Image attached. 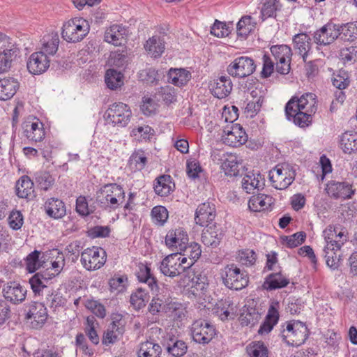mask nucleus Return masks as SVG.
<instances>
[{"mask_svg":"<svg viewBox=\"0 0 357 357\" xmlns=\"http://www.w3.org/2000/svg\"><path fill=\"white\" fill-rule=\"evenodd\" d=\"M157 103L151 97H143L140 108L144 115L151 116L154 114L157 110Z\"/></svg>","mask_w":357,"mask_h":357,"instance_id":"nucleus-64","label":"nucleus"},{"mask_svg":"<svg viewBox=\"0 0 357 357\" xmlns=\"http://www.w3.org/2000/svg\"><path fill=\"white\" fill-rule=\"evenodd\" d=\"M181 263L177 259V253L165 257L159 266L160 272L165 276L174 278L183 273Z\"/></svg>","mask_w":357,"mask_h":357,"instance_id":"nucleus-23","label":"nucleus"},{"mask_svg":"<svg viewBox=\"0 0 357 357\" xmlns=\"http://www.w3.org/2000/svg\"><path fill=\"white\" fill-rule=\"evenodd\" d=\"M341 40L354 41L357 38V21L339 24Z\"/></svg>","mask_w":357,"mask_h":357,"instance_id":"nucleus-45","label":"nucleus"},{"mask_svg":"<svg viewBox=\"0 0 357 357\" xmlns=\"http://www.w3.org/2000/svg\"><path fill=\"white\" fill-rule=\"evenodd\" d=\"M144 49L152 57L159 58L165 50V42L163 38L153 36L146 40Z\"/></svg>","mask_w":357,"mask_h":357,"instance_id":"nucleus-34","label":"nucleus"},{"mask_svg":"<svg viewBox=\"0 0 357 357\" xmlns=\"http://www.w3.org/2000/svg\"><path fill=\"white\" fill-rule=\"evenodd\" d=\"M289 284V280L280 271L268 275L262 287L264 289L271 291L285 287Z\"/></svg>","mask_w":357,"mask_h":357,"instance_id":"nucleus-32","label":"nucleus"},{"mask_svg":"<svg viewBox=\"0 0 357 357\" xmlns=\"http://www.w3.org/2000/svg\"><path fill=\"white\" fill-rule=\"evenodd\" d=\"M222 140L232 147H238L244 144L248 140V135L239 124L227 126L223 130Z\"/></svg>","mask_w":357,"mask_h":357,"instance_id":"nucleus-14","label":"nucleus"},{"mask_svg":"<svg viewBox=\"0 0 357 357\" xmlns=\"http://www.w3.org/2000/svg\"><path fill=\"white\" fill-rule=\"evenodd\" d=\"M265 186L264 176L257 172H249L242 179V188L248 194H255L264 189Z\"/></svg>","mask_w":357,"mask_h":357,"instance_id":"nucleus-21","label":"nucleus"},{"mask_svg":"<svg viewBox=\"0 0 357 357\" xmlns=\"http://www.w3.org/2000/svg\"><path fill=\"white\" fill-rule=\"evenodd\" d=\"M339 23L330 20L326 24L315 31L313 33L314 43L319 46H327L333 43L340 37Z\"/></svg>","mask_w":357,"mask_h":357,"instance_id":"nucleus-9","label":"nucleus"},{"mask_svg":"<svg viewBox=\"0 0 357 357\" xmlns=\"http://www.w3.org/2000/svg\"><path fill=\"white\" fill-rule=\"evenodd\" d=\"M151 215L155 224L163 226L168 220L169 213L165 206L158 205L151 209Z\"/></svg>","mask_w":357,"mask_h":357,"instance_id":"nucleus-56","label":"nucleus"},{"mask_svg":"<svg viewBox=\"0 0 357 357\" xmlns=\"http://www.w3.org/2000/svg\"><path fill=\"white\" fill-rule=\"evenodd\" d=\"M296 172L288 163L278 164L269 172V178L275 189L287 188L294 181Z\"/></svg>","mask_w":357,"mask_h":357,"instance_id":"nucleus-6","label":"nucleus"},{"mask_svg":"<svg viewBox=\"0 0 357 357\" xmlns=\"http://www.w3.org/2000/svg\"><path fill=\"white\" fill-rule=\"evenodd\" d=\"M281 9L282 4L279 0H266L261 6L259 17L262 21L268 18H275L277 12Z\"/></svg>","mask_w":357,"mask_h":357,"instance_id":"nucleus-39","label":"nucleus"},{"mask_svg":"<svg viewBox=\"0 0 357 357\" xmlns=\"http://www.w3.org/2000/svg\"><path fill=\"white\" fill-rule=\"evenodd\" d=\"M149 297L146 290L139 287L131 294L130 302L135 309L140 310L146 305Z\"/></svg>","mask_w":357,"mask_h":357,"instance_id":"nucleus-53","label":"nucleus"},{"mask_svg":"<svg viewBox=\"0 0 357 357\" xmlns=\"http://www.w3.org/2000/svg\"><path fill=\"white\" fill-rule=\"evenodd\" d=\"M46 301L47 305L55 311L58 307H63L66 305V300L58 290L51 289L47 291Z\"/></svg>","mask_w":357,"mask_h":357,"instance_id":"nucleus-46","label":"nucleus"},{"mask_svg":"<svg viewBox=\"0 0 357 357\" xmlns=\"http://www.w3.org/2000/svg\"><path fill=\"white\" fill-rule=\"evenodd\" d=\"M340 145L345 153L351 154L357 151V133L352 132L343 133L340 137Z\"/></svg>","mask_w":357,"mask_h":357,"instance_id":"nucleus-41","label":"nucleus"},{"mask_svg":"<svg viewBox=\"0 0 357 357\" xmlns=\"http://www.w3.org/2000/svg\"><path fill=\"white\" fill-rule=\"evenodd\" d=\"M25 319L31 320L33 328H42L47 321L48 314L45 305L41 302L33 301L24 307Z\"/></svg>","mask_w":357,"mask_h":357,"instance_id":"nucleus-10","label":"nucleus"},{"mask_svg":"<svg viewBox=\"0 0 357 357\" xmlns=\"http://www.w3.org/2000/svg\"><path fill=\"white\" fill-rule=\"evenodd\" d=\"M255 69L256 64L252 58L240 56L227 66V71L234 77L244 78L252 75Z\"/></svg>","mask_w":357,"mask_h":357,"instance_id":"nucleus-11","label":"nucleus"},{"mask_svg":"<svg viewBox=\"0 0 357 357\" xmlns=\"http://www.w3.org/2000/svg\"><path fill=\"white\" fill-rule=\"evenodd\" d=\"M155 98L158 100H162L166 105H169L176 100L175 89L169 85L161 86L155 93Z\"/></svg>","mask_w":357,"mask_h":357,"instance_id":"nucleus-50","label":"nucleus"},{"mask_svg":"<svg viewBox=\"0 0 357 357\" xmlns=\"http://www.w3.org/2000/svg\"><path fill=\"white\" fill-rule=\"evenodd\" d=\"M168 76L174 85L180 87L186 85L192 77L190 72L184 68H171Z\"/></svg>","mask_w":357,"mask_h":357,"instance_id":"nucleus-40","label":"nucleus"},{"mask_svg":"<svg viewBox=\"0 0 357 357\" xmlns=\"http://www.w3.org/2000/svg\"><path fill=\"white\" fill-rule=\"evenodd\" d=\"M125 199V192L117 183H107L102 185L96 193V202L104 209H116Z\"/></svg>","mask_w":357,"mask_h":357,"instance_id":"nucleus-1","label":"nucleus"},{"mask_svg":"<svg viewBox=\"0 0 357 357\" xmlns=\"http://www.w3.org/2000/svg\"><path fill=\"white\" fill-rule=\"evenodd\" d=\"M40 254L41 252L40 251L35 250L26 257L24 261L26 270L28 273H35L43 266V264L39 259Z\"/></svg>","mask_w":357,"mask_h":357,"instance_id":"nucleus-54","label":"nucleus"},{"mask_svg":"<svg viewBox=\"0 0 357 357\" xmlns=\"http://www.w3.org/2000/svg\"><path fill=\"white\" fill-rule=\"evenodd\" d=\"M89 24L83 18H73L63 24L62 38L68 43H77L83 40L89 32Z\"/></svg>","mask_w":357,"mask_h":357,"instance_id":"nucleus-4","label":"nucleus"},{"mask_svg":"<svg viewBox=\"0 0 357 357\" xmlns=\"http://www.w3.org/2000/svg\"><path fill=\"white\" fill-rule=\"evenodd\" d=\"M311 38L306 33L296 34L293 38L294 48L296 53L301 55L304 61L311 50Z\"/></svg>","mask_w":357,"mask_h":357,"instance_id":"nucleus-31","label":"nucleus"},{"mask_svg":"<svg viewBox=\"0 0 357 357\" xmlns=\"http://www.w3.org/2000/svg\"><path fill=\"white\" fill-rule=\"evenodd\" d=\"M217 334L215 326L204 319L195 320L190 327V335L193 341L199 344H208Z\"/></svg>","mask_w":357,"mask_h":357,"instance_id":"nucleus-7","label":"nucleus"},{"mask_svg":"<svg viewBox=\"0 0 357 357\" xmlns=\"http://www.w3.org/2000/svg\"><path fill=\"white\" fill-rule=\"evenodd\" d=\"M326 192L328 196L334 199H349L355 194L356 189L353 188L352 183L347 181H330L326 184Z\"/></svg>","mask_w":357,"mask_h":357,"instance_id":"nucleus-13","label":"nucleus"},{"mask_svg":"<svg viewBox=\"0 0 357 357\" xmlns=\"http://www.w3.org/2000/svg\"><path fill=\"white\" fill-rule=\"evenodd\" d=\"M216 216L215 205L210 202H204L198 206L195 214V221L202 227L211 225Z\"/></svg>","mask_w":357,"mask_h":357,"instance_id":"nucleus-15","label":"nucleus"},{"mask_svg":"<svg viewBox=\"0 0 357 357\" xmlns=\"http://www.w3.org/2000/svg\"><path fill=\"white\" fill-rule=\"evenodd\" d=\"M48 56L40 52H33L29 56L26 67L29 72L33 75H40L50 67Z\"/></svg>","mask_w":357,"mask_h":357,"instance_id":"nucleus-18","label":"nucleus"},{"mask_svg":"<svg viewBox=\"0 0 357 357\" xmlns=\"http://www.w3.org/2000/svg\"><path fill=\"white\" fill-rule=\"evenodd\" d=\"M131 116L132 112L130 107L121 102L111 105L104 114L107 123L121 128L128 124Z\"/></svg>","mask_w":357,"mask_h":357,"instance_id":"nucleus-5","label":"nucleus"},{"mask_svg":"<svg viewBox=\"0 0 357 357\" xmlns=\"http://www.w3.org/2000/svg\"><path fill=\"white\" fill-rule=\"evenodd\" d=\"M128 29L121 24H113L105 32V41L115 46H121L127 42Z\"/></svg>","mask_w":357,"mask_h":357,"instance_id":"nucleus-20","label":"nucleus"},{"mask_svg":"<svg viewBox=\"0 0 357 357\" xmlns=\"http://www.w3.org/2000/svg\"><path fill=\"white\" fill-rule=\"evenodd\" d=\"M165 242L169 248L180 250V248H185V244H188V236L183 228L171 229L167 232Z\"/></svg>","mask_w":357,"mask_h":357,"instance_id":"nucleus-22","label":"nucleus"},{"mask_svg":"<svg viewBox=\"0 0 357 357\" xmlns=\"http://www.w3.org/2000/svg\"><path fill=\"white\" fill-rule=\"evenodd\" d=\"M161 344L165 351L172 357L183 356L188 351L186 342L172 333L162 337Z\"/></svg>","mask_w":357,"mask_h":357,"instance_id":"nucleus-12","label":"nucleus"},{"mask_svg":"<svg viewBox=\"0 0 357 357\" xmlns=\"http://www.w3.org/2000/svg\"><path fill=\"white\" fill-rule=\"evenodd\" d=\"M278 306V303L271 304L269 306L264 321L261 323L258 330V333L259 335L269 333L273 330L274 326L278 324L280 318Z\"/></svg>","mask_w":357,"mask_h":357,"instance_id":"nucleus-28","label":"nucleus"},{"mask_svg":"<svg viewBox=\"0 0 357 357\" xmlns=\"http://www.w3.org/2000/svg\"><path fill=\"white\" fill-rule=\"evenodd\" d=\"M181 252H183V255L189 257L190 260L195 262L201 256L202 250L198 243H191L185 244V248H180Z\"/></svg>","mask_w":357,"mask_h":357,"instance_id":"nucleus-59","label":"nucleus"},{"mask_svg":"<svg viewBox=\"0 0 357 357\" xmlns=\"http://www.w3.org/2000/svg\"><path fill=\"white\" fill-rule=\"evenodd\" d=\"M138 270L136 271V276L140 282L146 283L148 284L151 291L153 292H158V280L151 273L150 266L147 264L139 263Z\"/></svg>","mask_w":357,"mask_h":357,"instance_id":"nucleus-27","label":"nucleus"},{"mask_svg":"<svg viewBox=\"0 0 357 357\" xmlns=\"http://www.w3.org/2000/svg\"><path fill=\"white\" fill-rule=\"evenodd\" d=\"M42 275L35 273L30 279L29 284L34 294V296H43V293H47L50 289L47 286V282L41 278Z\"/></svg>","mask_w":357,"mask_h":357,"instance_id":"nucleus-49","label":"nucleus"},{"mask_svg":"<svg viewBox=\"0 0 357 357\" xmlns=\"http://www.w3.org/2000/svg\"><path fill=\"white\" fill-rule=\"evenodd\" d=\"M147 163V158L144 151L139 149L135 151L128 160V165L130 168L135 170L143 169Z\"/></svg>","mask_w":357,"mask_h":357,"instance_id":"nucleus-51","label":"nucleus"},{"mask_svg":"<svg viewBox=\"0 0 357 357\" xmlns=\"http://www.w3.org/2000/svg\"><path fill=\"white\" fill-rule=\"evenodd\" d=\"M281 326L279 335L287 344L298 347L305 343L308 338L310 331L305 323L299 320H292Z\"/></svg>","mask_w":357,"mask_h":357,"instance_id":"nucleus-2","label":"nucleus"},{"mask_svg":"<svg viewBox=\"0 0 357 357\" xmlns=\"http://www.w3.org/2000/svg\"><path fill=\"white\" fill-rule=\"evenodd\" d=\"M241 160L234 154L228 155L222 163V169L225 174L230 176H236L239 174L240 166H241Z\"/></svg>","mask_w":357,"mask_h":357,"instance_id":"nucleus-38","label":"nucleus"},{"mask_svg":"<svg viewBox=\"0 0 357 357\" xmlns=\"http://www.w3.org/2000/svg\"><path fill=\"white\" fill-rule=\"evenodd\" d=\"M41 42L40 52L48 55H54L58 50L59 44V37L57 33L52 32L43 37Z\"/></svg>","mask_w":357,"mask_h":357,"instance_id":"nucleus-35","label":"nucleus"},{"mask_svg":"<svg viewBox=\"0 0 357 357\" xmlns=\"http://www.w3.org/2000/svg\"><path fill=\"white\" fill-rule=\"evenodd\" d=\"M132 136L135 137L138 141H151V139L155 135V130L149 126H138L132 129Z\"/></svg>","mask_w":357,"mask_h":357,"instance_id":"nucleus-57","label":"nucleus"},{"mask_svg":"<svg viewBox=\"0 0 357 357\" xmlns=\"http://www.w3.org/2000/svg\"><path fill=\"white\" fill-rule=\"evenodd\" d=\"M175 188V183L170 175L162 174L156 178L153 183L155 194L160 197H167Z\"/></svg>","mask_w":357,"mask_h":357,"instance_id":"nucleus-29","label":"nucleus"},{"mask_svg":"<svg viewBox=\"0 0 357 357\" xmlns=\"http://www.w3.org/2000/svg\"><path fill=\"white\" fill-rule=\"evenodd\" d=\"M20 50L17 45L8 42L0 51V73L8 72L12 67L13 62L20 56Z\"/></svg>","mask_w":357,"mask_h":357,"instance_id":"nucleus-16","label":"nucleus"},{"mask_svg":"<svg viewBox=\"0 0 357 357\" xmlns=\"http://www.w3.org/2000/svg\"><path fill=\"white\" fill-rule=\"evenodd\" d=\"M3 293L6 300L15 304L25 299L26 290L16 282H10L3 287Z\"/></svg>","mask_w":357,"mask_h":357,"instance_id":"nucleus-26","label":"nucleus"},{"mask_svg":"<svg viewBox=\"0 0 357 357\" xmlns=\"http://www.w3.org/2000/svg\"><path fill=\"white\" fill-rule=\"evenodd\" d=\"M162 350V344L153 341H146L140 344L139 357H159Z\"/></svg>","mask_w":357,"mask_h":357,"instance_id":"nucleus-42","label":"nucleus"},{"mask_svg":"<svg viewBox=\"0 0 357 357\" xmlns=\"http://www.w3.org/2000/svg\"><path fill=\"white\" fill-rule=\"evenodd\" d=\"M213 96L219 99L228 96L232 90V82L229 77L221 76L209 84Z\"/></svg>","mask_w":357,"mask_h":357,"instance_id":"nucleus-24","label":"nucleus"},{"mask_svg":"<svg viewBox=\"0 0 357 357\" xmlns=\"http://www.w3.org/2000/svg\"><path fill=\"white\" fill-rule=\"evenodd\" d=\"M128 54L126 50H116L111 52L108 64L117 68L123 67L127 63Z\"/></svg>","mask_w":357,"mask_h":357,"instance_id":"nucleus-58","label":"nucleus"},{"mask_svg":"<svg viewBox=\"0 0 357 357\" xmlns=\"http://www.w3.org/2000/svg\"><path fill=\"white\" fill-rule=\"evenodd\" d=\"M225 236L222 228L215 223L206 226L202 231V242L207 247L217 248Z\"/></svg>","mask_w":357,"mask_h":357,"instance_id":"nucleus-19","label":"nucleus"},{"mask_svg":"<svg viewBox=\"0 0 357 357\" xmlns=\"http://www.w3.org/2000/svg\"><path fill=\"white\" fill-rule=\"evenodd\" d=\"M223 284L232 290L239 291L248 285L249 276L246 271L236 264H227L220 272Z\"/></svg>","mask_w":357,"mask_h":357,"instance_id":"nucleus-3","label":"nucleus"},{"mask_svg":"<svg viewBox=\"0 0 357 357\" xmlns=\"http://www.w3.org/2000/svg\"><path fill=\"white\" fill-rule=\"evenodd\" d=\"M260 317L261 314L256 308L248 307L243 310L239 319L242 326H253L259 322Z\"/></svg>","mask_w":357,"mask_h":357,"instance_id":"nucleus-47","label":"nucleus"},{"mask_svg":"<svg viewBox=\"0 0 357 357\" xmlns=\"http://www.w3.org/2000/svg\"><path fill=\"white\" fill-rule=\"evenodd\" d=\"M306 238V234L304 231L296 232L289 236H284L283 241H286L287 246L289 248H296L301 245Z\"/></svg>","mask_w":357,"mask_h":357,"instance_id":"nucleus-61","label":"nucleus"},{"mask_svg":"<svg viewBox=\"0 0 357 357\" xmlns=\"http://www.w3.org/2000/svg\"><path fill=\"white\" fill-rule=\"evenodd\" d=\"M211 33L216 37L223 38L229 36L230 29L226 23L215 20L211 28Z\"/></svg>","mask_w":357,"mask_h":357,"instance_id":"nucleus-62","label":"nucleus"},{"mask_svg":"<svg viewBox=\"0 0 357 357\" xmlns=\"http://www.w3.org/2000/svg\"><path fill=\"white\" fill-rule=\"evenodd\" d=\"M271 204V197L264 194H258L250 197L248 202V207L252 211L260 212L268 209Z\"/></svg>","mask_w":357,"mask_h":357,"instance_id":"nucleus-37","label":"nucleus"},{"mask_svg":"<svg viewBox=\"0 0 357 357\" xmlns=\"http://www.w3.org/2000/svg\"><path fill=\"white\" fill-rule=\"evenodd\" d=\"M20 88V82L13 77H6L0 79V100L11 99Z\"/></svg>","mask_w":357,"mask_h":357,"instance_id":"nucleus-30","label":"nucleus"},{"mask_svg":"<svg viewBox=\"0 0 357 357\" xmlns=\"http://www.w3.org/2000/svg\"><path fill=\"white\" fill-rule=\"evenodd\" d=\"M336 248L331 246L328 250L326 246L324 247V252L326 258V264L331 268L335 270L342 264V255L340 250H336Z\"/></svg>","mask_w":357,"mask_h":357,"instance_id":"nucleus-44","label":"nucleus"},{"mask_svg":"<svg viewBox=\"0 0 357 357\" xmlns=\"http://www.w3.org/2000/svg\"><path fill=\"white\" fill-rule=\"evenodd\" d=\"M45 212L50 218L59 219L66 213L65 204L58 198L48 199L45 204Z\"/></svg>","mask_w":357,"mask_h":357,"instance_id":"nucleus-33","label":"nucleus"},{"mask_svg":"<svg viewBox=\"0 0 357 357\" xmlns=\"http://www.w3.org/2000/svg\"><path fill=\"white\" fill-rule=\"evenodd\" d=\"M271 52L276 62H284L285 59L291 58L292 52L290 47L286 45H276L271 47Z\"/></svg>","mask_w":357,"mask_h":357,"instance_id":"nucleus-55","label":"nucleus"},{"mask_svg":"<svg viewBox=\"0 0 357 357\" xmlns=\"http://www.w3.org/2000/svg\"><path fill=\"white\" fill-rule=\"evenodd\" d=\"M43 126V123L38 119L35 121H25L23 123L24 136L28 139L35 142L42 141L45 135Z\"/></svg>","mask_w":357,"mask_h":357,"instance_id":"nucleus-25","label":"nucleus"},{"mask_svg":"<svg viewBox=\"0 0 357 357\" xmlns=\"http://www.w3.org/2000/svg\"><path fill=\"white\" fill-rule=\"evenodd\" d=\"M313 114L308 113L306 112H300L294 114V116L291 117V120L295 125L304 128L308 126L312 121V115Z\"/></svg>","mask_w":357,"mask_h":357,"instance_id":"nucleus-63","label":"nucleus"},{"mask_svg":"<svg viewBox=\"0 0 357 357\" xmlns=\"http://www.w3.org/2000/svg\"><path fill=\"white\" fill-rule=\"evenodd\" d=\"M256 22L250 15L243 16L236 25L237 34L241 37L248 36L255 29Z\"/></svg>","mask_w":357,"mask_h":357,"instance_id":"nucleus-48","label":"nucleus"},{"mask_svg":"<svg viewBox=\"0 0 357 357\" xmlns=\"http://www.w3.org/2000/svg\"><path fill=\"white\" fill-rule=\"evenodd\" d=\"M36 181L38 187L45 191L48 190L54 183V178L48 172H38L36 174Z\"/></svg>","mask_w":357,"mask_h":357,"instance_id":"nucleus-60","label":"nucleus"},{"mask_svg":"<svg viewBox=\"0 0 357 357\" xmlns=\"http://www.w3.org/2000/svg\"><path fill=\"white\" fill-rule=\"evenodd\" d=\"M16 195L20 198L32 199L34 195L33 183L28 176H22L16 183Z\"/></svg>","mask_w":357,"mask_h":357,"instance_id":"nucleus-36","label":"nucleus"},{"mask_svg":"<svg viewBox=\"0 0 357 357\" xmlns=\"http://www.w3.org/2000/svg\"><path fill=\"white\" fill-rule=\"evenodd\" d=\"M106 259L105 250L100 247L93 246L82 252L80 261L86 270L95 271L103 266Z\"/></svg>","mask_w":357,"mask_h":357,"instance_id":"nucleus-8","label":"nucleus"},{"mask_svg":"<svg viewBox=\"0 0 357 357\" xmlns=\"http://www.w3.org/2000/svg\"><path fill=\"white\" fill-rule=\"evenodd\" d=\"M248 357H268V350L261 341L252 342L246 347Z\"/></svg>","mask_w":357,"mask_h":357,"instance_id":"nucleus-52","label":"nucleus"},{"mask_svg":"<svg viewBox=\"0 0 357 357\" xmlns=\"http://www.w3.org/2000/svg\"><path fill=\"white\" fill-rule=\"evenodd\" d=\"M296 102L297 107L303 112L314 114L317 109L316 96L312 93H306L300 98L292 97L287 103V110H291V105Z\"/></svg>","mask_w":357,"mask_h":357,"instance_id":"nucleus-17","label":"nucleus"},{"mask_svg":"<svg viewBox=\"0 0 357 357\" xmlns=\"http://www.w3.org/2000/svg\"><path fill=\"white\" fill-rule=\"evenodd\" d=\"M123 73L110 68L105 73V82L109 89L116 90L123 85Z\"/></svg>","mask_w":357,"mask_h":357,"instance_id":"nucleus-43","label":"nucleus"}]
</instances>
